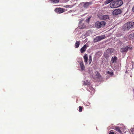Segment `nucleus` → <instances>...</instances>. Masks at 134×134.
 Listing matches in <instances>:
<instances>
[{"label":"nucleus","mask_w":134,"mask_h":134,"mask_svg":"<svg viewBox=\"0 0 134 134\" xmlns=\"http://www.w3.org/2000/svg\"><path fill=\"white\" fill-rule=\"evenodd\" d=\"M87 46L86 44L83 46L80 49V51L82 53H84L86 50Z\"/></svg>","instance_id":"9b49d317"},{"label":"nucleus","mask_w":134,"mask_h":134,"mask_svg":"<svg viewBox=\"0 0 134 134\" xmlns=\"http://www.w3.org/2000/svg\"><path fill=\"white\" fill-rule=\"evenodd\" d=\"M117 60V57L114 56V57H112L111 58V63H116Z\"/></svg>","instance_id":"f8f14e48"},{"label":"nucleus","mask_w":134,"mask_h":134,"mask_svg":"<svg viewBox=\"0 0 134 134\" xmlns=\"http://www.w3.org/2000/svg\"><path fill=\"white\" fill-rule=\"evenodd\" d=\"M132 11L134 12V5L132 9Z\"/></svg>","instance_id":"4be33fe9"},{"label":"nucleus","mask_w":134,"mask_h":134,"mask_svg":"<svg viewBox=\"0 0 134 134\" xmlns=\"http://www.w3.org/2000/svg\"><path fill=\"white\" fill-rule=\"evenodd\" d=\"M79 111L80 112H81L82 111V108L81 106H79Z\"/></svg>","instance_id":"6ab92c4d"},{"label":"nucleus","mask_w":134,"mask_h":134,"mask_svg":"<svg viewBox=\"0 0 134 134\" xmlns=\"http://www.w3.org/2000/svg\"><path fill=\"white\" fill-rule=\"evenodd\" d=\"M107 73L108 74H109L110 75H111L113 74V73L112 71H108L107 72Z\"/></svg>","instance_id":"a211bd4d"},{"label":"nucleus","mask_w":134,"mask_h":134,"mask_svg":"<svg viewBox=\"0 0 134 134\" xmlns=\"http://www.w3.org/2000/svg\"><path fill=\"white\" fill-rule=\"evenodd\" d=\"M100 18V19L102 20H105L108 19H109V16L107 15H101Z\"/></svg>","instance_id":"1a4fd4ad"},{"label":"nucleus","mask_w":134,"mask_h":134,"mask_svg":"<svg viewBox=\"0 0 134 134\" xmlns=\"http://www.w3.org/2000/svg\"><path fill=\"white\" fill-rule=\"evenodd\" d=\"M84 62L86 63H87L88 61L87 55L86 54H85L83 56Z\"/></svg>","instance_id":"4468645a"},{"label":"nucleus","mask_w":134,"mask_h":134,"mask_svg":"<svg viewBox=\"0 0 134 134\" xmlns=\"http://www.w3.org/2000/svg\"><path fill=\"white\" fill-rule=\"evenodd\" d=\"M80 44V41H76L75 44V47L76 48H77L79 47Z\"/></svg>","instance_id":"2eb2a0df"},{"label":"nucleus","mask_w":134,"mask_h":134,"mask_svg":"<svg viewBox=\"0 0 134 134\" xmlns=\"http://www.w3.org/2000/svg\"><path fill=\"white\" fill-rule=\"evenodd\" d=\"M134 26V22H130L125 24L124 25V28L126 30H128L130 28H132Z\"/></svg>","instance_id":"7ed1b4c3"},{"label":"nucleus","mask_w":134,"mask_h":134,"mask_svg":"<svg viewBox=\"0 0 134 134\" xmlns=\"http://www.w3.org/2000/svg\"><path fill=\"white\" fill-rule=\"evenodd\" d=\"M117 132H118L119 133H121L122 132L121 131L120 127L119 126H115L114 127V128H113Z\"/></svg>","instance_id":"ddd939ff"},{"label":"nucleus","mask_w":134,"mask_h":134,"mask_svg":"<svg viewBox=\"0 0 134 134\" xmlns=\"http://www.w3.org/2000/svg\"><path fill=\"white\" fill-rule=\"evenodd\" d=\"M88 61L89 64H90L92 62V57L91 55L89 57Z\"/></svg>","instance_id":"f3484780"},{"label":"nucleus","mask_w":134,"mask_h":134,"mask_svg":"<svg viewBox=\"0 0 134 134\" xmlns=\"http://www.w3.org/2000/svg\"><path fill=\"white\" fill-rule=\"evenodd\" d=\"M82 3L83 4V7L85 8H87L89 5L92 4V2H83Z\"/></svg>","instance_id":"6e6552de"},{"label":"nucleus","mask_w":134,"mask_h":134,"mask_svg":"<svg viewBox=\"0 0 134 134\" xmlns=\"http://www.w3.org/2000/svg\"><path fill=\"white\" fill-rule=\"evenodd\" d=\"M109 134H115V133L113 132V130H111L110 131Z\"/></svg>","instance_id":"aec40b11"},{"label":"nucleus","mask_w":134,"mask_h":134,"mask_svg":"<svg viewBox=\"0 0 134 134\" xmlns=\"http://www.w3.org/2000/svg\"><path fill=\"white\" fill-rule=\"evenodd\" d=\"M106 24V22L104 21H97L95 23V26L97 28H100L103 27Z\"/></svg>","instance_id":"f03ea898"},{"label":"nucleus","mask_w":134,"mask_h":134,"mask_svg":"<svg viewBox=\"0 0 134 134\" xmlns=\"http://www.w3.org/2000/svg\"><path fill=\"white\" fill-rule=\"evenodd\" d=\"M65 7H66V8H68V5H66Z\"/></svg>","instance_id":"5701e85b"},{"label":"nucleus","mask_w":134,"mask_h":134,"mask_svg":"<svg viewBox=\"0 0 134 134\" xmlns=\"http://www.w3.org/2000/svg\"><path fill=\"white\" fill-rule=\"evenodd\" d=\"M73 5H68V8H71L73 7Z\"/></svg>","instance_id":"412c9836"},{"label":"nucleus","mask_w":134,"mask_h":134,"mask_svg":"<svg viewBox=\"0 0 134 134\" xmlns=\"http://www.w3.org/2000/svg\"><path fill=\"white\" fill-rule=\"evenodd\" d=\"M80 65L81 68V70L83 71L85 70V67L84 65L83 61H81L80 63Z\"/></svg>","instance_id":"9d476101"},{"label":"nucleus","mask_w":134,"mask_h":134,"mask_svg":"<svg viewBox=\"0 0 134 134\" xmlns=\"http://www.w3.org/2000/svg\"><path fill=\"white\" fill-rule=\"evenodd\" d=\"M50 1L54 3H58L59 2V0H50Z\"/></svg>","instance_id":"dca6fc26"},{"label":"nucleus","mask_w":134,"mask_h":134,"mask_svg":"<svg viewBox=\"0 0 134 134\" xmlns=\"http://www.w3.org/2000/svg\"><path fill=\"white\" fill-rule=\"evenodd\" d=\"M105 37V36H97L94 39V41L95 42H97L104 39Z\"/></svg>","instance_id":"423d86ee"},{"label":"nucleus","mask_w":134,"mask_h":134,"mask_svg":"<svg viewBox=\"0 0 134 134\" xmlns=\"http://www.w3.org/2000/svg\"><path fill=\"white\" fill-rule=\"evenodd\" d=\"M122 2L121 0H116L112 2L110 4V6L111 8H115L121 6Z\"/></svg>","instance_id":"f257e3e1"},{"label":"nucleus","mask_w":134,"mask_h":134,"mask_svg":"<svg viewBox=\"0 0 134 134\" xmlns=\"http://www.w3.org/2000/svg\"><path fill=\"white\" fill-rule=\"evenodd\" d=\"M132 48L131 47L127 46H124L121 48L120 51L123 53H126L128 50H132Z\"/></svg>","instance_id":"20e7f679"},{"label":"nucleus","mask_w":134,"mask_h":134,"mask_svg":"<svg viewBox=\"0 0 134 134\" xmlns=\"http://www.w3.org/2000/svg\"><path fill=\"white\" fill-rule=\"evenodd\" d=\"M122 12L121 10L119 9H115L113 12V14L114 15H116L120 14Z\"/></svg>","instance_id":"0eeeda50"},{"label":"nucleus","mask_w":134,"mask_h":134,"mask_svg":"<svg viewBox=\"0 0 134 134\" xmlns=\"http://www.w3.org/2000/svg\"><path fill=\"white\" fill-rule=\"evenodd\" d=\"M55 12L60 14L63 13L65 11V9L61 8H56L54 10Z\"/></svg>","instance_id":"39448f33"}]
</instances>
